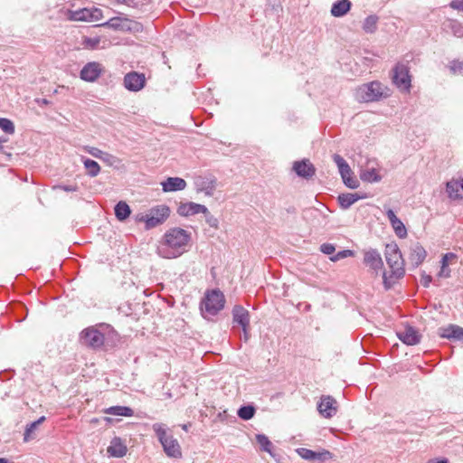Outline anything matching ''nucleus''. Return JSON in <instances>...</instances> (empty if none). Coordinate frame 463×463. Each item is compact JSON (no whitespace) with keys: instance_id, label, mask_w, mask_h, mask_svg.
<instances>
[{"instance_id":"4d7b16f0","label":"nucleus","mask_w":463,"mask_h":463,"mask_svg":"<svg viewBox=\"0 0 463 463\" xmlns=\"http://www.w3.org/2000/svg\"><path fill=\"white\" fill-rule=\"evenodd\" d=\"M427 463H449V460L447 458L431 459V460H429Z\"/></svg>"},{"instance_id":"4c0bfd02","label":"nucleus","mask_w":463,"mask_h":463,"mask_svg":"<svg viewBox=\"0 0 463 463\" xmlns=\"http://www.w3.org/2000/svg\"><path fill=\"white\" fill-rule=\"evenodd\" d=\"M392 227L399 238H405L407 236V230L403 222L399 218L392 223Z\"/></svg>"},{"instance_id":"bf43d9fd","label":"nucleus","mask_w":463,"mask_h":463,"mask_svg":"<svg viewBox=\"0 0 463 463\" xmlns=\"http://www.w3.org/2000/svg\"><path fill=\"white\" fill-rule=\"evenodd\" d=\"M7 141V138H1L0 137V150L4 149V143Z\"/></svg>"},{"instance_id":"c756f323","label":"nucleus","mask_w":463,"mask_h":463,"mask_svg":"<svg viewBox=\"0 0 463 463\" xmlns=\"http://www.w3.org/2000/svg\"><path fill=\"white\" fill-rule=\"evenodd\" d=\"M69 18L72 21H90V9L82 8L80 10L72 11L70 13Z\"/></svg>"},{"instance_id":"7ed1b4c3","label":"nucleus","mask_w":463,"mask_h":463,"mask_svg":"<svg viewBox=\"0 0 463 463\" xmlns=\"http://www.w3.org/2000/svg\"><path fill=\"white\" fill-rule=\"evenodd\" d=\"M225 298L219 289L207 290L200 303V310L204 318L215 316L224 307Z\"/></svg>"},{"instance_id":"c9c22d12","label":"nucleus","mask_w":463,"mask_h":463,"mask_svg":"<svg viewBox=\"0 0 463 463\" xmlns=\"http://www.w3.org/2000/svg\"><path fill=\"white\" fill-rule=\"evenodd\" d=\"M112 4L126 5L132 8H141L148 0H109Z\"/></svg>"},{"instance_id":"72a5a7b5","label":"nucleus","mask_w":463,"mask_h":463,"mask_svg":"<svg viewBox=\"0 0 463 463\" xmlns=\"http://www.w3.org/2000/svg\"><path fill=\"white\" fill-rule=\"evenodd\" d=\"M83 163L89 175L94 177L99 175L100 167L96 161L87 158Z\"/></svg>"},{"instance_id":"f8f14e48","label":"nucleus","mask_w":463,"mask_h":463,"mask_svg":"<svg viewBox=\"0 0 463 463\" xmlns=\"http://www.w3.org/2000/svg\"><path fill=\"white\" fill-rule=\"evenodd\" d=\"M146 78L143 73L128 72L124 77V86L130 91H138L145 87Z\"/></svg>"},{"instance_id":"f03ea898","label":"nucleus","mask_w":463,"mask_h":463,"mask_svg":"<svg viewBox=\"0 0 463 463\" xmlns=\"http://www.w3.org/2000/svg\"><path fill=\"white\" fill-rule=\"evenodd\" d=\"M385 260L390 268V274L383 273V285L386 289L392 287L395 281L404 276V260L396 243L387 244Z\"/></svg>"},{"instance_id":"20e7f679","label":"nucleus","mask_w":463,"mask_h":463,"mask_svg":"<svg viewBox=\"0 0 463 463\" xmlns=\"http://www.w3.org/2000/svg\"><path fill=\"white\" fill-rule=\"evenodd\" d=\"M356 99L364 102H373L390 96V90L379 81L363 84L356 90Z\"/></svg>"},{"instance_id":"f257e3e1","label":"nucleus","mask_w":463,"mask_h":463,"mask_svg":"<svg viewBox=\"0 0 463 463\" xmlns=\"http://www.w3.org/2000/svg\"><path fill=\"white\" fill-rule=\"evenodd\" d=\"M191 240V233L182 228H172L165 232L157 253L165 259H174L186 251Z\"/></svg>"},{"instance_id":"a211bd4d","label":"nucleus","mask_w":463,"mask_h":463,"mask_svg":"<svg viewBox=\"0 0 463 463\" xmlns=\"http://www.w3.org/2000/svg\"><path fill=\"white\" fill-rule=\"evenodd\" d=\"M446 190L450 199L463 200V179L448 182Z\"/></svg>"},{"instance_id":"2f4dec72","label":"nucleus","mask_w":463,"mask_h":463,"mask_svg":"<svg viewBox=\"0 0 463 463\" xmlns=\"http://www.w3.org/2000/svg\"><path fill=\"white\" fill-rule=\"evenodd\" d=\"M378 17L376 15L367 16L363 24V29L365 33H373L377 29Z\"/></svg>"},{"instance_id":"ea45409f","label":"nucleus","mask_w":463,"mask_h":463,"mask_svg":"<svg viewBox=\"0 0 463 463\" xmlns=\"http://www.w3.org/2000/svg\"><path fill=\"white\" fill-rule=\"evenodd\" d=\"M354 252L351 250H341V251H338L336 254H334L333 256H330V260L331 261H338L342 259H345V258H347V257H352L354 256Z\"/></svg>"},{"instance_id":"8fccbe9b","label":"nucleus","mask_w":463,"mask_h":463,"mask_svg":"<svg viewBox=\"0 0 463 463\" xmlns=\"http://www.w3.org/2000/svg\"><path fill=\"white\" fill-rule=\"evenodd\" d=\"M449 6L455 10L463 11V0H452Z\"/></svg>"},{"instance_id":"79ce46f5","label":"nucleus","mask_w":463,"mask_h":463,"mask_svg":"<svg viewBox=\"0 0 463 463\" xmlns=\"http://www.w3.org/2000/svg\"><path fill=\"white\" fill-rule=\"evenodd\" d=\"M99 37L85 38L83 41V44L85 45V47L92 50L99 48Z\"/></svg>"},{"instance_id":"dca6fc26","label":"nucleus","mask_w":463,"mask_h":463,"mask_svg":"<svg viewBox=\"0 0 463 463\" xmlns=\"http://www.w3.org/2000/svg\"><path fill=\"white\" fill-rule=\"evenodd\" d=\"M397 335L402 343L408 345H417L420 341V333L412 326H407L404 330L399 331Z\"/></svg>"},{"instance_id":"aec40b11","label":"nucleus","mask_w":463,"mask_h":463,"mask_svg":"<svg viewBox=\"0 0 463 463\" xmlns=\"http://www.w3.org/2000/svg\"><path fill=\"white\" fill-rule=\"evenodd\" d=\"M427 256L425 249L419 243H415L411 247L410 261L414 267L420 265Z\"/></svg>"},{"instance_id":"2eb2a0df","label":"nucleus","mask_w":463,"mask_h":463,"mask_svg":"<svg viewBox=\"0 0 463 463\" xmlns=\"http://www.w3.org/2000/svg\"><path fill=\"white\" fill-rule=\"evenodd\" d=\"M364 262L373 270L378 273L383 267L382 257L378 250H370L364 252Z\"/></svg>"},{"instance_id":"09e8293b","label":"nucleus","mask_w":463,"mask_h":463,"mask_svg":"<svg viewBox=\"0 0 463 463\" xmlns=\"http://www.w3.org/2000/svg\"><path fill=\"white\" fill-rule=\"evenodd\" d=\"M455 259H457L456 254H454L452 252L447 253L442 257L441 264L449 266V261H451L452 260H455Z\"/></svg>"},{"instance_id":"412c9836","label":"nucleus","mask_w":463,"mask_h":463,"mask_svg":"<svg viewBox=\"0 0 463 463\" xmlns=\"http://www.w3.org/2000/svg\"><path fill=\"white\" fill-rule=\"evenodd\" d=\"M439 335L443 338L463 341V327L456 325L441 327L439 328Z\"/></svg>"},{"instance_id":"3c124183","label":"nucleus","mask_w":463,"mask_h":463,"mask_svg":"<svg viewBox=\"0 0 463 463\" xmlns=\"http://www.w3.org/2000/svg\"><path fill=\"white\" fill-rule=\"evenodd\" d=\"M439 276L441 278H449L450 276V269H449V266L441 264V269L439 273Z\"/></svg>"},{"instance_id":"58836bf2","label":"nucleus","mask_w":463,"mask_h":463,"mask_svg":"<svg viewBox=\"0 0 463 463\" xmlns=\"http://www.w3.org/2000/svg\"><path fill=\"white\" fill-rule=\"evenodd\" d=\"M0 128L7 134L14 133V123L10 119L5 118H0Z\"/></svg>"},{"instance_id":"f3484780","label":"nucleus","mask_w":463,"mask_h":463,"mask_svg":"<svg viewBox=\"0 0 463 463\" xmlns=\"http://www.w3.org/2000/svg\"><path fill=\"white\" fill-rule=\"evenodd\" d=\"M177 213L181 216H189V215H194V214L200 213H202L203 214H208L209 211L203 204L190 202V203H182L178 207Z\"/></svg>"},{"instance_id":"1a4fd4ad","label":"nucleus","mask_w":463,"mask_h":463,"mask_svg":"<svg viewBox=\"0 0 463 463\" xmlns=\"http://www.w3.org/2000/svg\"><path fill=\"white\" fill-rule=\"evenodd\" d=\"M104 335L95 328H87L81 333L82 343L93 348L100 347L104 344Z\"/></svg>"},{"instance_id":"5fc2aeb1","label":"nucleus","mask_w":463,"mask_h":463,"mask_svg":"<svg viewBox=\"0 0 463 463\" xmlns=\"http://www.w3.org/2000/svg\"><path fill=\"white\" fill-rule=\"evenodd\" d=\"M386 215L391 224L393 223L396 220H398V217L392 209H388L386 211Z\"/></svg>"},{"instance_id":"c03bdc74","label":"nucleus","mask_w":463,"mask_h":463,"mask_svg":"<svg viewBox=\"0 0 463 463\" xmlns=\"http://www.w3.org/2000/svg\"><path fill=\"white\" fill-rule=\"evenodd\" d=\"M344 184L351 189H355L359 186V182L354 175L346 178V180L344 181Z\"/></svg>"},{"instance_id":"393cba45","label":"nucleus","mask_w":463,"mask_h":463,"mask_svg":"<svg viewBox=\"0 0 463 463\" xmlns=\"http://www.w3.org/2000/svg\"><path fill=\"white\" fill-rule=\"evenodd\" d=\"M45 420V417L42 416L37 420L28 424L26 426L25 431L24 433V441L29 442L30 440L35 439V430Z\"/></svg>"},{"instance_id":"864d4df0","label":"nucleus","mask_w":463,"mask_h":463,"mask_svg":"<svg viewBox=\"0 0 463 463\" xmlns=\"http://www.w3.org/2000/svg\"><path fill=\"white\" fill-rule=\"evenodd\" d=\"M200 183H204L203 180H198L196 182V185L199 190H205L207 194L211 193V190L213 189V185L211 184H208V186H203Z\"/></svg>"},{"instance_id":"9d476101","label":"nucleus","mask_w":463,"mask_h":463,"mask_svg":"<svg viewBox=\"0 0 463 463\" xmlns=\"http://www.w3.org/2000/svg\"><path fill=\"white\" fill-rule=\"evenodd\" d=\"M297 453L303 459L308 461H319L324 462L332 458V453L326 449H323L321 451H314L306 448H299L297 449Z\"/></svg>"},{"instance_id":"a878e982","label":"nucleus","mask_w":463,"mask_h":463,"mask_svg":"<svg viewBox=\"0 0 463 463\" xmlns=\"http://www.w3.org/2000/svg\"><path fill=\"white\" fill-rule=\"evenodd\" d=\"M256 442L260 446V449L269 453L271 457H275L273 453V444L264 434L256 435Z\"/></svg>"},{"instance_id":"0eeeda50","label":"nucleus","mask_w":463,"mask_h":463,"mask_svg":"<svg viewBox=\"0 0 463 463\" xmlns=\"http://www.w3.org/2000/svg\"><path fill=\"white\" fill-rule=\"evenodd\" d=\"M234 324L241 327L243 335L241 338L247 342L250 338V314L241 305L233 306V331L235 330Z\"/></svg>"},{"instance_id":"39448f33","label":"nucleus","mask_w":463,"mask_h":463,"mask_svg":"<svg viewBox=\"0 0 463 463\" xmlns=\"http://www.w3.org/2000/svg\"><path fill=\"white\" fill-rule=\"evenodd\" d=\"M165 453L170 458H180L182 456L181 447L172 435L167 433V429L163 423H155L152 426Z\"/></svg>"},{"instance_id":"49530a36","label":"nucleus","mask_w":463,"mask_h":463,"mask_svg":"<svg viewBox=\"0 0 463 463\" xmlns=\"http://www.w3.org/2000/svg\"><path fill=\"white\" fill-rule=\"evenodd\" d=\"M449 68L454 73L459 72L463 69V62L458 61H453L450 62Z\"/></svg>"},{"instance_id":"423d86ee","label":"nucleus","mask_w":463,"mask_h":463,"mask_svg":"<svg viewBox=\"0 0 463 463\" xmlns=\"http://www.w3.org/2000/svg\"><path fill=\"white\" fill-rule=\"evenodd\" d=\"M169 213L166 205H157L141 216L139 221L146 222V229H152L162 224L168 218Z\"/></svg>"},{"instance_id":"b1692460","label":"nucleus","mask_w":463,"mask_h":463,"mask_svg":"<svg viewBox=\"0 0 463 463\" xmlns=\"http://www.w3.org/2000/svg\"><path fill=\"white\" fill-rule=\"evenodd\" d=\"M351 7L349 0H338L335 2L331 7V14L335 17H341L345 15Z\"/></svg>"},{"instance_id":"f704fd0d","label":"nucleus","mask_w":463,"mask_h":463,"mask_svg":"<svg viewBox=\"0 0 463 463\" xmlns=\"http://www.w3.org/2000/svg\"><path fill=\"white\" fill-rule=\"evenodd\" d=\"M255 411H255L254 406L246 405V406L241 407L238 410L237 414L241 419H242L244 420H250L251 418H253Z\"/></svg>"},{"instance_id":"680f3d73","label":"nucleus","mask_w":463,"mask_h":463,"mask_svg":"<svg viewBox=\"0 0 463 463\" xmlns=\"http://www.w3.org/2000/svg\"><path fill=\"white\" fill-rule=\"evenodd\" d=\"M183 429H184V430H187V426H186V425H184V426H183Z\"/></svg>"},{"instance_id":"6e6d98bb","label":"nucleus","mask_w":463,"mask_h":463,"mask_svg":"<svg viewBox=\"0 0 463 463\" xmlns=\"http://www.w3.org/2000/svg\"><path fill=\"white\" fill-rule=\"evenodd\" d=\"M58 188L65 192H75L78 190L77 185H59Z\"/></svg>"},{"instance_id":"e433bc0d","label":"nucleus","mask_w":463,"mask_h":463,"mask_svg":"<svg viewBox=\"0 0 463 463\" xmlns=\"http://www.w3.org/2000/svg\"><path fill=\"white\" fill-rule=\"evenodd\" d=\"M124 21H128V19L117 16V17L110 18L108 22H106L100 25L107 26V27H109V28H112L115 30L123 29L122 23Z\"/></svg>"},{"instance_id":"bb28decb","label":"nucleus","mask_w":463,"mask_h":463,"mask_svg":"<svg viewBox=\"0 0 463 463\" xmlns=\"http://www.w3.org/2000/svg\"><path fill=\"white\" fill-rule=\"evenodd\" d=\"M115 215L119 221H125L131 213L130 207L123 201L118 202L115 206Z\"/></svg>"},{"instance_id":"4be33fe9","label":"nucleus","mask_w":463,"mask_h":463,"mask_svg":"<svg viewBox=\"0 0 463 463\" xmlns=\"http://www.w3.org/2000/svg\"><path fill=\"white\" fill-rule=\"evenodd\" d=\"M107 450L110 456L122 458L126 455L128 449L121 439L116 437L111 440L110 446Z\"/></svg>"},{"instance_id":"c85d7f7f","label":"nucleus","mask_w":463,"mask_h":463,"mask_svg":"<svg viewBox=\"0 0 463 463\" xmlns=\"http://www.w3.org/2000/svg\"><path fill=\"white\" fill-rule=\"evenodd\" d=\"M360 177L363 181L369 183L379 182L382 178L377 170L373 167L362 170Z\"/></svg>"},{"instance_id":"4468645a","label":"nucleus","mask_w":463,"mask_h":463,"mask_svg":"<svg viewBox=\"0 0 463 463\" xmlns=\"http://www.w3.org/2000/svg\"><path fill=\"white\" fill-rule=\"evenodd\" d=\"M102 72V66L99 62H88L80 71V79L85 81H95Z\"/></svg>"},{"instance_id":"5701e85b","label":"nucleus","mask_w":463,"mask_h":463,"mask_svg":"<svg viewBox=\"0 0 463 463\" xmlns=\"http://www.w3.org/2000/svg\"><path fill=\"white\" fill-rule=\"evenodd\" d=\"M364 195H359L358 194H341L338 195V203L342 209L346 210L350 208L358 200L364 198Z\"/></svg>"},{"instance_id":"052dcab7","label":"nucleus","mask_w":463,"mask_h":463,"mask_svg":"<svg viewBox=\"0 0 463 463\" xmlns=\"http://www.w3.org/2000/svg\"><path fill=\"white\" fill-rule=\"evenodd\" d=\"M0 463H9V461L6 458H0Z\"/></svg>"},{"instance_id":"37998d69","label":"nucleus","mask_w":463,"mask_h":463,"mask_svg":"<svg viewBox=\"0 0 463 463\" xmlns=\"http://www.w3.org/2000/svg\"><path fill=\"white\" fill-rule=\"evenodd\" d=\"M320 250L326 255L333 256L335 250V247L334 244L331 243H323L320 246Z\"/></svg>"},{"instance_id":"a18cd8bd","label":"nucleus","mask_w":463,"mask_h":463,"mask_svg":"<svg viewBox=\"0 0 463 463\" xmlns=\"http://www.w3.org/2000/svg\"><path fill=\"white\" fill-rule=\"evenodd\" d=\"M432 278L430 275L426 274L425 272H422L420 277V284L424 288H429L431 283Z\"/></svg>"},{"instance_id":"de8ad7c7","label":"nucleus","mask_w":463,"mask_h":463,"mask_svg":"<svg viewBox=\"0 0 463 463\" xmlns=\"http://www.w3.org/2000/svg\"><path fill=\"white\" fill-rule=\"evenodd\" d=\"M91 20L90 21H99L102 18V11L99 8L90 9Z\"/></svg>"},{"instance_id":"473e14b6","label":"nucleus","mask_w":463,"mask_h":463,"mask_svg":"<svg viewBox=\"0 0 463 463\" xmlns=\"http://www.w3.org/2000/svg\"><path fill=\"white\" fill-rule=\"evenodd\" d=\"M333 160L338 167L340 175L351 173V168L347 162L338 154L333 156Z\"/></svg>"},{"instance_id":"6ab92c4d","label":"nucleus","mask_w":463,"mask_h":463,"mask_svg":"<svg viewBox=\"0 0 463 463\" xmlns=\"http://www.w3.org/2000/svg\"><path fill=\"white\" fill-rule=\"evenodd\" d=\"M161 184L163 191L166 193L181 191L186 187V182L180 177H168Z\"/></svg>"},{"instance_id":"603ef678","label":"nucleus","mask_w":463,"mask_h":463,"mask_svg":"<svg viewBox=\"0 0 463 463\" xmlns=\"http://www.w3.org/2000/svg\"><path fill=\"white\" fill-rule=\"evenodd\" d=\"M205 218H206V222H208V224L211 226V227H216L217 226V219L214 218L213 215H211V213H209L208 214H204Z\"/></svg>"},{"instance_id":"9b49d317","label":"nucleus","mask_w":463,"mask_h":463,"mask_svg":"<svg viewBox=\"0 0 463 463\" xmlns=\"http://www.w3.org/2000/svg\"><path fill=\"white\" fill-rule=\"evenodd\" d=\"M337 402L331 396H322L317 404L318 412L326 419L332 418L337 412Z\"/></svg>"},{"instance_id":"ddd939ff","label":"nucleus","mask_w":463,"mask_h":463,"mask_svg":"<svg viewBox=\"0 0 463 463\" xmlns=\"http://www.w3.org/2000/svg\"><path fill=\"white\" fill-rule=\"evenodd\" d=\"M292 169L299 177L305 179H310L316 174V168L308 159L295 161Z\"/></svg>"},{"instance_id":"6e6552de","label":"nucleus","mask_w":463,"mask_h":463,"mask_svg":"<svg viewBox=\"0 0 463 463\" xmlns=\"http://www.w3.org/2000/svg\"><path fill=\"white\" fill-rule=\"evenodd\" d=\"M392 82L401 90H409L411 88V76L409 68L404 63H397L392 70Z\"/></svg>"},{"instance_id":"7c9ffc66","label":"nucleus","mask_w":463,"mask_h":463,"mask_svg":"<svg viewBox=\"0 0 463 463\" xmlns=\"http://www.w3.org/2000/svg\"><path fill=\"white\" fill-rule=\"evenodd\" d=\"M444 25L456 37H463V25L458 21H457V20H448L444 24Z\"/></svg>"},{"instance_id":"13d9d810","label":"nucleus","mask_w":463,"mask_h":463,"mask_svg":"<svg viewBox=\"0 0 463 463\" xmlns=\"http://www.w3.org/2000/svg\"><path fill=\"white\" fill-rule=\"evenodd\" d=\"M353 176V172L351 171V173H348V174H344V175H341V177L343 179V181L346 180V178H349V177H352Z\"/></svg>"},{"instance_id":"cd10ccee","label":"nucleus","mask_w":463,"mask_h":463,"mask_svg":"<svg viewBox=\"0 0 463 463\" xmlns=\"http://www.w3.org/2000/svg\"><path fill=\"white\" fill-rule=\"evenodd\" d=\"M105 413L117 415V416H126L131 417L133 416V410L127 406H112L106 409Z\"/></svg>"},{"instance_id":"a19ab883","label":"nucleus","mask_w":463,"mask_h":463,"mask_svg":"<svg viewBox=\"0 0 463 463\" xmlns=\"http://www.w3.org/2000/svg\"><path fill=\"white\" fill-rule=\"evenodd\" d=\"M85 150L90 154L92 156L99 158V159H105L104 156H109V154L104 153L100 149L94 147V146H87Z\"/></svg>"}]
</instances>
